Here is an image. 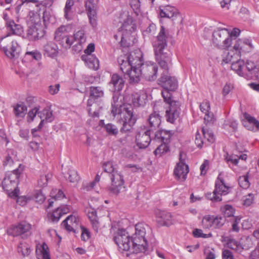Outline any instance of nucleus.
I'll return each instance as SVG.
<instances>
[{
  "mask_svg": "<svg viewBox=\"0 0 259 259\" xmlns=\"http://www.w3.org/2000/svg\"><path fill=\"white\" fill-rule=\"evenodd\" d=\"M44 55L50 58L56 57L58 53V48L57 45L52 41L47 42L44 46Z\"/></svg>",
  "mask_w": 259,
  "mask_h": 259,
  "instance_id": "34",
  "label": "nucleus"
},
{
  "mask_svg": "<svg viewBox=\"0 0 259 259\" xmlns=\"http://www.w3.org/2000/svg\"><path fill=\"white\" fill-rule=\"evenodd\" d=\"M227 191V185L224 180L221 177L220 174L215 181V189L212 193H207L206 196L207 198L213 201H222L221 196L225 195Z\"/></svg>",
  "mask_w": 259,
  "mask_h": 259,
  "instance_id": "9",
  "label": "nucleus"
},
{
  "mask_svg": "<svg viewBox=\"0 0 259 259\" xmlns=\"http://www.w3.org/2000/svg\"><path fill=\"white\" fill-rule=\"evenodd\" d=\"M121 71L125 75H127L131 83H138L140 81L141 76H142L141 68L140 66L127 67L126 69H125V71L124 70H121Z\"/></svg>",
  "mask_w": 259,
  "mask_h": 259,
  "instance_id": "20",
  "label": "nucleus"
},
{
  "mask_svg": "<svg viewBox=\"0 0 259 259\" xmlns=\"http://www.w3.org/2000/svg\"><path fill=\"white\" fill-rule=\"evenodd\" d=\"M246 69L249 71L250 75H251V77H253L255 76L257 68H256L254 62L247 61L245 63V68L244 71Z\"/></svg>",
  "mask_w": 259,
  "mask_h": 259,
  "instance_id": "55",
  "label": "nucleus"
},
{
  "mask_svg": "<svg viewBox=\"0 0 259 259\" xmlns=\"http://www.w3.org/2000/svg\"><path fill=\"white\" fill-rule=\"evenodd\" d=\"M225 218L221 216L214 217L213 215V227L214 228H221L225 224Z\"/></svg>",
  "mask_w": 259,
  "mask_h": 259,
  "instance_id": "58",
  "label": "nucleus"
},
{
  "mask_svg": "<svg viewBox=\"0 0 259 259\" xmlns=\"http://www.w3.org/2000/svg\"><path fill=\"white\" fill-rule=\"evenodd\" d=\"M74 4L73 0H67L64 8V17L67 20H71L73 18L72 7Z\"/></svg>",
  "mask_w": 259,
  "mask_h": 259,
  "instance_id": "46",
  "label": "nucleus"
},
{
  "mask_svg": "<svg viewBox=\"0 0 259 259\" xmlns=\"http://www.w3.org/2000/svg\"><path fill=\"white\" fill-rule=\"evenodd\" d=\"M45 31L41 24L32 25L27 31V37L29 40L34 41L42 38Z\"/></svg>",
  "mask_w": 259,
  "mask_h": 259,
  "instance_id": "19",
  "label": "nucleus"
},
{
  "mask_svg": "<svg viewBox=\"0 0 259 259\" xmlns=\"http://www.w3.org/2000/svg\"><path fill=\"white\" fill-rule=\"evenodd\" d=\"M61 225L68 231L75 232L78 226V221L75 216L70 215L62 222Z\"/></svg>",
  "mask_w": 259,
  "mask_h": 259,
  "instance_id": "30",
  "label": "nucleus"
},
{
  "mask_svg": "<svg viewBox=\"0 0 259 259\" xmlns=\"http://www.w3.org/2000/svg\"><path fill=\"white\" fill-rule=\"evenodd\" d=\"M132 103L134 106H143L146 104L147 95L143 91L134 93L132 96Z\"/></svg>",
  "mask_w": 259,
  "mask_h": 259,
  "instance_id": "32",
  "label": "nucleus"
},
{
  "mask_svg": "<svg viewBox=\"0 0 259 259\" xmlns=\"http://www.w3.org/2000/svg\"><path fill=\"white\" fill-rule=\"evenodd\" d=\"M247 156L245 154L239 155H232L228 158V163L229 166L236 173L240 174L241 171L246 170V166L245 165V161L247 159Z\"/></svg>",
  "mask_w": 259,
  "mask_h": 259,
  "instance_id": "13",
  "label": "nucleus"
},
{
  "mask_svg": "<svg viewBox=\"0 0 259 259\" xmlns=\"http://www.w3.org/2000/svg\"><path fill=\"white\" fill-rule=\"evenodd\" d=\"M157 223L162 226H169L173 224V220L170 213L161 210L156 212Z\"/></svg>",
  "mask_w": 259,
  "mask_h": 259,
  "instance_id": "24",
  "label": "nucleus"
},
{
  "mask_svg": "<svg viewBox=\"0 0 259 259\" xmlns=\"http://www.w3.org/2000/svg\"><path fill=\"white\" fill-rule=\"evenodd\" d=\"M169 151L168 144L162 143L154 151V154L157 156H161Z\"/></svg>",
  "mask_w": 259,
  "mask_h": 259,
  "instance_id": "50",
  "label": "nucleus"
},
{
  "mask_svg": "<svg viewBox=\"0 0 259 259\" xmlns=\"http://www.w3.org/2000/svg\"><path fill=\"white\" fill-rule=\"evenodd\" d=\"M74 40L78 41V44L75 46L77 48L78 51L82 49V45L86 41V37L84 34V30H80L74 34Z\"/></svg>",
  "mask_w": 259,
  "mask_h": 259,
  "instance_id": "44",
  "label": "nucleus"
},
{
  "mask_svg": "<svg viewBox=\"0 0 259 259\" xmlns=\"http://www.w3.org/2000/svg\"><path fill=\"white\" fill-rule=\"evenodd\" d=\"M7 29L14 35H21L23 32V27L19 24H16L13 20L7 22Z\"/></svg>",
  "mask_w": 259,
  "mask_h": 259,
  "instance_id": "40",
  "label": "nucleus"
},
{
  "mask_svg": "<svg viewBox=\"0 0 259 259\" xmlns=\"http://www.w3.org/2000/svg\"><path fill=\"white\" fill-rule=\"evenodd\" d=\"M126 104H122L121 102V96H120L118 92L114 93L112 97V102L111 103L112 110L111 113L113 116H115L117 114L120 113L124 106H127Z\"/></svg>",
  "mask_w": 259,
  "mask_h": 259,
  "instance_id": "27",
  "label": "nucleus"
},
{
  "mask_svg": "<svg viewBox=\"0 0 259 259\" xmlns=\"http://www.w3.org/2000/svg\"><path fill=\"white\" fill-rule=\"evenodd\" d=\"M241 30L238 28H228V34L231 39H236L240 34Z\"/></svg>",
  "mask_w": 259,
  "mask_h": 259,
  "instance_id": "62",
  "label": "nucleus"
},
{
  "mask_svg": "<svg viewBox=\"0 0 259 259\" xmlns=\"http://www.w3.org/2000/svg\"><path fill=\"white\" fill-rule=\"evenodd\" d=\"M34 7L30 10L29 13V18L30 22L32 25H37L40 24V11L41 10L45 9V7L40 3H33Z\"/></svg>",
  "mask_w": 259,
  "mask_h": 259,
  "instance_id": "21",
  "label": "nucleus"
},
{
  "mask_svg": "<svg viewBox=\"0 0 259 259\" xmlns=\"http://www.w3.org/2000/svg\"><path fill=\"white\" fill-rule=\"evenodd\" d=\"M110 179L112 185L110 187V192L114 195H118L120 192L125 191L123 176L117 171L111 174Z\"/></svg>",
  "mask_w": 259,
  "mask_h": 259,
  "instance_id": "15",
  "label": "nucleus"
},
{
  "mask_svg": "<svg viewBox=\"0 0 259 259\" xmlns=\"http://www.w3.org/2000/svg\"><path fill=\"white\" fill-rule=\"evenodd\" d=\"M86 211H87L88 218L91 222L93 229L96 233H98L100 225L96 211L94 208L92 207L87 208Z\"/></svg>",
  "mask_w": 259,
  "mask_h": 259,
  "instance_id": "33",
  "label": "nucleus"
},
{
  "mask_svg": "<svg viewBox=\"0 0 259 259\" xmlns=\"http://www.w3.org/2000/svg\"><path fill=\"white\" fill-rule=\"evenodd\" d=\"M31 225L23 221L11 226L8 230L9 235L13 236H21L22 238H27L31 234Z\"/></svg>",
  "mask_w": 259,
  "mask_h": 259,
  "instance_id": "10",
  "label": "nucleus"
},
{
  "mask_svg": "<svg viewBox=\"0 0 259 259\" xmlns=\"http://www.w3.org/2000/svg\"><path fill=\"white\" fill-rule=\"evenodd\" d=\"M159 14L162 18H172L177 15V10L170 6H162L160 8Z\"/></svg>",
  "mask_w": 259,
  "mask_h": 259,
  "instance_id": "39",
  "label": "nucleus"
},
{
  "mask_svg": "<svg viewBox=\"0 0 259 259\" xmlns=\"http://www.w3.org/2000/svg\"><path fill=\"white\" fill-rule=\"evenodd\" d=\"M172 135V133L170 131L158 130L154 134V140H159L162 143L168 144Z\"/></svg>",
  "mask_w": 259,
  "mask_h": 259,
  "instance_id": "36",
  "label": "nucleus"
},
{
  "mask_svg": "<svg viewBox=\"0 0 259 259\" xmlns=\"http://www.w3.org/2000/svg\"><path fill=\"white\" fill-rule=\"evenodd\" d=\"M227 208L228 218H229V220H228V222H229L231 224L232 227L230 231L238 232L240 229L238 225L240 222L241 218L239 216H236L234 215L235 210L231 205L228 204Z\"/></svg>",
  "mask_w": 259,
  "mask_h": 259,
  "instance_id": "23",
  "label": "nucleus"
},
{
  "mask_svg": "<svg viewBox=\"0 0 259 259\" xmlns=\"http://www.w3.org/2000/svg\"><path fill=\"white\" fill-rule=\"evenodd\" d=\"M38 110L39 108L35 107L28 112L27 114V120L28 122H31L33 120L36 114L38 115V113L39 112Z\"/></svg>",
  "mask_w": 259,
  "mask_h": 259,
  "instance_id": "63",
  "label": "nucleus"
},
{
  "mask_svg": "<svg viewBox=\"0 0 259 259\" xmlns=\"http://www.w3.org/2000/svg\"><path fill=\"white\" fill-rule=\"evenodd\" d=\"M109 85L114 92H118L122 90L124 85V80L118 74L115 73L112 75Z\"/></svg>",
  "mask_w": 259,
  "mask_h": 259,
  "instance_id": "26",
  "label": "nucleus"
},
{
  "mask_svg": "<svg viewBox=\"0 0 259 259\" xmlns=\"http://www.w3.org/2000/svg\"><path fill=\"white\" fill-rule=\"evenodd\" d=\"M213 44L217 46H223L226 49L227 46V29L218 28L212 34Z\"/></svg>",
  "mask_w": 259,
  "mask_h": 259,
  "instance_id": "22",
  "label": "nucleus"
},
{
  "mask_svg": "<svg viewBox=\"0 0 259 259\" xmlns=\"http://www.w3.org/2000/svg\"><path fill=\"white\" fill-rule=\"evenodd\" d=\"M51 177V175L49 173L41 174L38 180V185L41 187L46 186Z\"/></svg>",
  "mask_w": 259,
  "mask_h": 259,
  "instance_id": "54",
  "label": "nucleus"
},
{
  "mask_svg": "<svg viewBox=\"0 0 259 259\" xmlns=\"http://www.w3.org/2000/svg\"><path fill=\"white\" fill-rule=\"evenodd\" d=\"M79 179V178L76 171L74 170L69 171L68 180L71 183H76Z\"/></svg>",
  "mask_w": 259,
  "mask_h": 259,
  "instance_id": "64",
  "label": "nucleus"
},
{
  "mask_svg": "<svg viewBox=\"0 0 259 259\" xmlns=\"http://www.w3.org/2000/svg\"><path fill=\"white\" fill-rule=\"evenodd\" d=\"M201 223L203 228L210 229L213 227V215H205L203 217Z\"/></svg>",
  "mask_w": 259,
  "mask_h": 259,
  "instance_id": "51",
  "label": "nucleus"
},
{
  "mask_svg": "<svg viewBox=\"0 0 259 259\" xmlns=\"http://www.w3.org/2000/svg\"><path fill=\"white\" fill-rule=\"evenodd\" d=\"M204 141H207L209 143H212L214 140V135L212 132L207 128L203 127L202 128Z\"/></svg>",
  "mask_w": 259,
  "mask_h": 259,
  "instance_id": "49",
  "label": "nucleus"
},
{
  "mask_svg": "<svg viewBox=\"0 0 259 259\" xmlns=\"http://www.w3.org/2000/svg\"><path fill=\"white\" fill-rule=\"evenodd\" d=\"M254 200V194L253 193H249L243 197V205L245 206H249L253 203Z\"/></svg>",
  "mask_w": 259,
  "mask_h": 259,
  "instance_id": "57",
  "label": "nucleus"
},
{
  "mask_svg": "<svg viewBox=\"0 0 259 259\" xmlns=\"http://www.w3.org/2000/svg\"><path fill=\"white\" fill-rule=\"evenodd\" d=\"M22 171V169L21 168V164L19 165V167L13 170L12 174L9 177L5 178L3 182V188L8 191H12L11 196V197H17L18 192L17 190L16 189V186L17 185V181L19 175Z\"/></svg>",
  "mask_w": 259,
  "mask_h": 259,
  "instance_id": "8",
  "label": "nucleus"
},
{
  "mask_svg": "<svg viewBox=\"0 0 259 259\" xmlns=\"http://www.w3.org/2000/svg\"><path fill=\"white\" fill-rule=\"evenodd\" d=\"M130 5L135 13L138 15L141 12V3L140 0H131Z\"/></svg>",
  "mask_w": 259,
  "mask_h": 259,
  "instance_id": "61",
  "label": "nucleus"
},
{
  "mask_svg": "<svg viewBox=\"0 0 259 259\" xmlns=\"http://www.w3.org/2000/svg\"><path fill=\"white\" fill-rule=\"evenodd\" d=\"M16 154L15 151L13 149H9L7 151L6 155L3 161L4 166H11L16 160Z\"/></svg>",
  "mask_w": 259,
  "mask_h": 259,
  "instance_id": "42",
  "label": "nucleus"
},
{
  "mask_svg": "<svg viewBox=\"0 0 259 259\" xmlns=\"http://www.w3.org/2000/svg\"><path fill=\"white\" fill-rule=\"evenodd\" d=\"M199 107L201 111L205 114L204 117L205 122L207 124L213 122V114L209 111L210 109L209 102L205 100L200 104Z\"/></svg>",
  "mask_w": 259,
  "mask_h": 259,
  "instance_id": "28",
  "label": "nucleus"
},
{
  "mask_svg": "<svg viewBox=\"0 0 259 259\" xmlns=\"http://www.w3.org/2000/svg\"><path fill=\"white\" fill-rule=\"evenodd\" d=\"M231 69L235 71L239 75L243 76L244 74V61L242 60H238L237 61H232Z\"/></svg>",
  "mask_w": 259,
  "mask_h": 259,
  "instance_id": "41",
  "label": "nucleus"
},
{
  "mask_svg": "<svg viewBox=\"0 0 259 259\" xmlns=\"http://www.w3.org/2000/svg\"><path fill=\"white\" fill-rule=\"evenodd\" d=\"M18 252L23 256H28L31 252L30 246L25 241H21L17 247Z\"/></svg>",
  "mask_w": 259,
  "mask_h": 259,
  "instance_id": "45",
  "label": "nucleus"
},
{
  "mask_svg": "<svg viewBox=\"0 0 259 259\" xmlns=\"http://www.w3.org/2000/svg\"><path fill=\"white\" fill-rule=\"evenodd\" d=\"M249 171H247L245 175L240 176L238 178V184L243 189H246L250 186V184L249 181Z\"/></svg>",
  "mask_w": 259,
  "mask_h": 259,
  "instance_id": "48",
  "label": "nucleus"
},
{
  "mask_svg": "<svg viewBox=\"0 0 259 259\" xmlns=\"http://www.w3.org/2000/svg\"><path fill=\"white\" fill-rule=\"evenodd\" d=\"M30 196L32 197V200L40 203H42L45 199V195L40 190H35L32 194H30Z\"/></svg>",
  "mask_w": 259,
  "mask_h": 259,
  "instance_id": "53",
  "label": "nucleus"
},
{
  "mask_svg": "<svg viewBox=\"0 0 259 259\" xmlns=\"http://www.w3.org/2000/svg\"><path fill=\"white\" fill-rule=\"evenodd\" d=\"M149 130L153 131L159 128L161 122V117L159 114L155 111L152 112L148 118Z\"/></svg>",
  "mask_w": 259,
  "mask_h": 259,
  "instance_id": "31",
  "label": "nucleus"
},
{
  "mask_svg": "<svg viewBox=\"0 0 259 259\" xmlns=\"http://www.w3.org/2000/svg\"><path fill=\"white\" fill-rule=\"evenodd\" d=\"M55 39L65 49L70 48L74 41L73 37L68 34L65 26L60 27L56 31Z\"/></svg>",
  "mask_w": 259,
  "mask_h": 259,
  "instance_id": "11",
  "label": "nucleus"
},
{
  "mask_svg": "<svg viewBox=\"0 0 259 259\" xmlns=\"http://www.w3.org/2000/svg\"><path fill=\"white\" fill-rule=\"evenodd\" d=\"M104 127L106 132L109 135L116 136L118 133L116 126L112 123L104 124Z\"/></svg>",
  "mask_w": 259,
  "mask_h": 259,
  "instance_id": "52",
  "label": "nucleus"
},
{
  "mask_svg": "<svg viewBox=\"0 0 259 259\" xmlns=\"http://www.w3.org/2000/svg\"><path fill=\"white\" fill-rule=\"evenodd\" d=\"M233 50L232 51V52H235L233 53V55L231 53V48L230 46H228V60L229 59V56L231 57V59H230V61H232V58H235L237 60L240 57V50L242 49V47L240 46V45L238 44H236L233 48Z\"/></svg>",
  "mask_w": 259,
  "mask_h": 259,
  "instance_id": "47",
  "label": "nucleus"
},
{
  "mask_svg": "<svg viewBox=\"0 0 259 259\" xmlns=\"http://www.w3.org/2000/svg\"><path fill=\"white\" fill-rule=\"evenodd\" d=\"M32 200V197L28 194L26 196H21L18 197L17 200V202L20 205L24 206L27 203Z\"/></svg>",
  "mask_w": 259,
  "mask_h": 259,
  "instance_id": "60",
  "label": "nucleus"
},
{
  "mask_svg": "<svg viewBox=\"0 0 259 259\" xmlns=\"http://www.w3.org/2000/svg\"><path fill=\"white\" fill-rule=\"evenodd\" d=\"M38 116L41 119L38 128L40 129L44 121L46 122H52L54 119V116L52 111L50 109L45 108L38 113Z\"/></svg>",
  "mask_w": 259,
  "mask_h": 259,
  "instance_id": "38",
  "label": "nucleus"
},
{
  "mask_svg": "<svg viewBox=\"0 0 259 259\" xmlns=\"http://www.w3.org/2000/svg\"><path fill=\"white\" fill-rule=\"evenodd\" d=\"M170 36L167 30L161 26L158 35L152 43L156 60L164 70L158 79V84L163 89L161 94L164 101L171 99V92L176 91L178 87L177 78L169 75L167 72L172 55L170 51L166 49L167 40Z\"/></svg>",
  "mask_w": 259,
  "mask_h": 259,
  "instance_id": "1",
  "label": "nucleus"
},
{
  "mask_svg": "<svg viewBox=\"0 0 259 259\" xmlns=\"http://www.w3.org/2000/svg\"><path fill=\"white\" fill-rule=\"evenodd\" d=\"M9 33L1 39V47L6 55L9 58L17 57L20 51V46L17 40L10 37Z\"/></svg>",
  "mask_w": 259,
  "mask_h": 259,
  "instance_id": "6",
  "label": "nucleus"
},
{
  "mask_svg": "<svg viewBox=\"0 0 259 259\" xmlns=\"http://www.w3.org/2000/svg\"><path fill=\"white\" fill-rule=\"evenodd\" d=\"M120 119L123 122L122 127L120 129L122 133L130 132L136 121V118L133 114V109L130 105L124 106L120 113Z\"/></svg>",
  "mask_w": 259,
  "mask_h": 259,
  "instance_id": "7",
  "label": "nucleus"
},
{
  "mask_svg": "<svg viewBox=\"0 0 259 259\" xmlns=\"http://www.w3.org/2000/svg\"><path fill=\"white\" fill-rule=\"evenodd\" d=\"M35 251L37 259H50L49 248L46 243L38 244Z\"/></svg>",
  "mask_w": 259,
  "mask_h": 259,
  "instance_id": "37",
  "label": "nucleus"
},
{
  "mask_svg": "<svg viewBox=\"0 0 259 259\" xmlns=\"http://www.w3.org/2000/svg\"><path fill=\"white\" fill-rule=\"evenodd\" d=\"M81 59L84 61L89 68L96 70L99 67V61L98 59L92 54L83 55Z\"/></svg>",
  "mask_w": 259,
  "mask_h": 259,
  "instance_id": "35",
  "label": "nucleus"
},
{
  "mask_svg": "<svg viewBox=\"0 0 259 259\" xmlns=\"http://www.w3.org/2000/svg\"><path fill=\"white\" fill-rule=\"evenodd\" d=\"M27 107L23 102H19L14 107L15 115L17 117L23 118L26 114Z\"/></svg>",
  "mask_w": 259,
  "mask_h": 259,
  "instance_id": "43",
  "label": "nucleus"
},
{
  "mask_svg": "<svg viewBox=\"0 0 259 259\" xmlns=\"http://www.w3.org/2000/svg\"><path fill=\"white\" fill-rule=\"evenodd\" d=\"M244 117L243 124L244 127L250 131L259 130V121L257 119L247 113H245Z\"/></svg>",
  "mask_w": 259,
  "mask_h": 259,
  "instance_id": "29",
  "label": "nucleus"
},
{
  "mask_svg": "<svg viewBox=\"0 0 259 259\" xmlns=\"http://www.w3.org/2000/svg\"><path fill=\"white\" fill-rule=\"evenodd\" d=\"M167 104L165 107V118L167 122L174 123L179 115L180 104L178 102L170 99L164 101Z\"/></svg>",
  "mask_w": 259,
  "mask_h": 259,
  "instance_id": "12",
  "label": "nucleus"
},
{
  "mask_svg": "<svg viewBox=\"0 0 259 259\" xmlns=\"http://www.w3.org/2000/svg\"><path fill=\"white\" fill-rule=\"evenodd\" d=\"M85 7L90 24L93 27H96L97 25V5L94 0H87L85 3Z\"/></svg>",
  "mask_w": 259,
  "mask_h": 259,
  "instance_id": "18",
  "label": "nucleus"
},
{
  "mask_svg": "<svg viewBox=\"0 0 259 259\" xmlns=\"http://www.w3.org/2000/svg\"><path fill=\"white\" fill-rule=\"evenodd\" d=\"M228 248L235 251H239L241 249L240 244L234 239H228Z\"/></svg>",
  "mask_w": 259,
  "mask_h": 259,
  "instance_id": "59",
  "label": "nucleus"
},
{
  "mask_svg": "<svg viewBox=\"0 0 259 259\" xmlns=\"http://www.w3.org/2000/svg\"><path fill=\"white\" fill-rule=\"evenodd\" d=\"M112 228L111 231L114 232L113 239L121 251H128V254L143 252L146 250L148 243L145 237V225L141 223L135 226V233L130 238V235L123 229Z\"/></svg>",
  "mask_w": 259,
  "mask_h": 259,
  "instance_id": "2",
  "label": "nucleus"
},
{
  "mask_svg": "<svg viewBox=\"0 0 259 259\" xmlns=\"http://www.w3.org/2000/svg\"><path fill=\"white\" fill-rule=\"evenodd\" d=\"M121 70H124L127 67L141 66L142 64V53L139 50L131 52L128 55H123L118 57L117 60Z\"/></svg>",
  "mask_w": 259,
  "mask_h": 259,
  "instance_id": "4",
  "label": "nucleus"
},
{
  "mask_svg": "<svg viewBox=\"0 0 259 259\" xmlns=\"http://www.w3.org/2000/svg\"><path fill=\"white\" fill-rule=\"evenodd\" d=\"M90 98L88 101V112L90 116L92 118H98L99 117V110L96 109L98 105L95 101L104 96V91L101 87L92 86L90 88Z\"/></svg>",
  "mask_w": 259,
  "mask_h": 259,
  "instance_id": "5",
  "label": "nucleus"
},
{
  "mask_svg": "<svg viewBox=\"0 0 259 259\" xmlns=\"http://www.w3.org/2000/svg\"><path fill=\"white\" fill-rule=\"evenodd\" d=\"M70 211V208L67 205H62L58 207L52 212L49 213L48 217L49 221L53 223H57L59 221L63 214L68 213Z\"/></svg>",
  "mask_w": 259,
  "mask_h": 259,
  "instance_id": "25",
  "label": "nucleus"
},
{
  "mask_svg": "<svg viewBox=\"0 0 259 259\" xmlns=\"http://www.w3.org/2000/svg\"><path fill=\"white\" fill-rule=\"evenodd\" d=\"M151 131L149 130H141L136 136L137 145L141 149L146 148L149 145L151 141Z\"/></svg>",
  "mask_w": 259,
  "mask_h": 259,
  "instance_id": "17",
  "label": "nucleus"
},
{
  "mask_svg": "<svg viewBox=\"0 0 259 259\" xmlns=\"http://www.w3.org/2000/svg\"><path fill=\"white\" fill-rule=\"evenodd\" d=\"M142 76L149 81L154 80L157 78L158 66L154 62H147L141 64Z\"/></svg>",
  "mask_w": 259,
  "mask_h": 259,
  "instance_id": "14",
  "label": "nucleus"
},
{
  "mask_svg": "<svg viewBox=\"0 0 259 259\" xmlns=\"http://www.w3.org/2000/svg\"><path fill=\"white\" fill-rule=\"evenodd\" d=\"M50 196L52 197V199H54L55 200H60L64 198L65 197V195L63 192L57 189H54L52 190Z\"/></svg>",
  "mask_w": 259,
  "mask_h": 259,
  "instance_id": "56",
  "label": "nucleus"
},
{
  "mask_svg": "<svg viewBox=\"0 0 259 259\" xmlns=\"http://www.w3.org/2000/svg\"><path fill=\"white\" fill-rule=\"evenodd\" d=\"M189 172L188 165L186 164L182 159V153L180 154V162H178L174 171L176 179L181 182L185 181Z\"/></svg>",
  "mask_w": 259,
  "mask_h": 259,
  "instance_id": "16",
  "label": "nucleus"
},
{
  "mask_svg": "<svg viewBox=\"0 0 259 259\" xmlns=\"http://www.w3.org/2000/svg\"><path fill=\"white\" fill-rule=\"evenodd\" d=\"M119 18L122 26L119 28L118 33L114 35V37L116 40L120 39L121 46L125 47L127 46L126 43V38L132 32L135 31L136 25L133 23L132 17L127 12L121 13Z\"/></svg>",
  "mask_w": 259,
  "mask_h": 259,
  "instance_id": "3",
  "label": "nucleus"
}]
</instances>
